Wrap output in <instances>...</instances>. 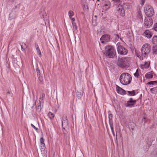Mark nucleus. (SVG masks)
Here are the masks:
<instances>
[{"label":"nucleus","instance_id":"4be33fe9","mask_svg":"<svg viewBox=\"0 0 157 157\" xmlns=\"http://www.w3.org/2000/svg\"><path fill=\"white\" fill-rule=\"evenodd\" d=\"M111 6L110 3L109 2H106V3L104 4V6L106 8V9H109Z\"/></svg>","mask_w":157,"mask_h":157},{"label":"nucleus","instance_id":"f3484780","mask_svg":"<svg viewBox=\"0 0 157 157\" xmlns=\"http://www.w3.org/2000/svg\"><path fill=\"white\" fill-rule=\"evenodd\" d=\"M136 127V124L133 122H130L129 123V128L131 130L132 129V131H133L135 130Z\"/></svg>","mask_w":157,"mask_h":157},{"label":"nucleus","instance_id":"de8ad7c7","mask_svg":"<svg viewBox=\"0 0 157 157\" xmlns=\"http://www.w3.org/2000/svg\"><path fill=\"white\" fill-rule=\"evenodd\" d=\"M75 157H78V156L76 154H75Z\"/></svg>","mask_w":157,"mask_h":157},{"label":"nucleus","instance_id":"4c0bfd02","mask_svg":"<svg viewBox=\"0 0 157 157\" xmlns=\"http://www.w3.org/2000/svg\"><path fill=\"white\" fill-rule=\"evenodd\" d=\"M62 121H67V117L66 116H64L63 117Z\"/></svg>","mask_w":157,"mask_h":157},{"label":"nucleus","instance_id":"9d476101","mask_svg":"<svg viewBox=\"0 0 157 157\" xmlns=\"http://www.w3.org/2000/svg\"><path fill=\"white\" fill-rule=\"evenodd\" d=\"M110 37L107 34H105L102 36L100 38V40L102 43H105L110 41Z\"/></svg>","mask_w":157,"mask_h":157},{"label":"nucleus","instance_id":"423d86ee","mask_svg":"<svg viewBox=\"0 0 157 157\" xmlns=\"http://www.w3.org/2000/svg\"><path fill=\"white\" fill-rule=\"evenodd\" d=\"M144 12L146 15L149 17H151L154 14V12L151 7L149 5H146L144 8Z\"/></svg>","mask_w":157,"mask_h":157},{"label":"nucleus","instance_id":"2eb2a0df","mask_svg":"<svg viewBox=\"0 0 157 157\" xmlns=\"http://www.w3.org/2000/svg\"><path fill=\"white\" fill-rule=\"evenodd\" d=\"M68 124L67 121H62V125L63 127V131L65 134H66L67 132L65 131L64 130H65V128L64 127L67 126Z\"/></svg>","mask_w":157,"mask_h":157},{"label":"nucleus","instance_id":"603ef678","mask_svg":"<svg viewBox=\"0 0 157 157\" xmlns=\"http://www.w3.org/2000/svg\"><path fill=\"white\" fill-rule=\"evenodd\" d=\"M140 59H143V57H142V59H141V58H140Z\"/></svg>","mask_w":157,"mask_h":157},{"label":"nucleus","instance_id":"8fccbe9b","mask_svg":"<svg viewBox=\"0 0 157 157\" xmlns=\"http://www.w3.org/2000/svg\"><path fill=\"white\" fill-rule=\"evenodd\" d=\"M70 18L71 20V18H72V17H69Z\"/></svg>","mask_w":157,"mask_h":157},{"label":"nucleus","instance_id":"20e7f679","mask_svg":"<svg viewBox=\"0 0 157 157\" xmlns=\"http://www.w3.org/2000/svg\"><path fill=\"white\" fill-rule=\"evenodd\" d=\"M115 51L114 48L112 46H106L105 48V54L110 58H113L115 54Z\"/></svg>","mask_w":157,"mask_h":157},{"label":"nucleus","instance_id":"79ce46f5","mask_svg":"<svg viewBox=\"0 0 157 157\" xmlns=\"http://www.w3.org/2000/svg\"><path fill=\"white\" fill-rule=\"evenodd\" d=\"M144 0H141V2L140 3V4L141 5H142L143 6L144 5Z\"/></svg>","mask_w":157,"mask_h":157},{"label":"nucleus","instance_id":"393cba45","mask_svg":"<svg viewBox=\"0 0 157 157\" xmlns=\"http://www.w3.org/2000/svg\"><path fill=\"white\" fill-rule=\"evenodd\" d=\"M21 50L22 51H25V49L27 47V46L24 43H22L21 44Z\"/></svg>","mask_w":157,"mask_h":157},{"label":"nucleus","instance_id":"09e8293b","mask_svg":"<svg viewBox=\"0 0 157 157\" xmlns=\"http://www.w3.org/2000/svg\"><path fill=\"white\" fill-rule=\"evenodd\" d=\"M136 72L138 73V69H137V70L136 71Z\"/></svg>","mask_w":157,"mask_h":157},{"label":"nucleus","instance_id":"c756f323","mask_svg":"<svg viewBox=\"0 0 157 157\" xmlns=\"http://www.w3.org/2000/svg\"><path fill=\"white\" fill-rule=\"evenodd\" d=\"M109 125H110V128H111V130L112 133L113 135L114 136H115V133H114V131L113 126V124H110Z\"/></svg>","mask_w":157,"mask_h":157},{"label":"nucleus","instance_id":"37998d69","mask_svg":"<svg viewBox=\"0 0 157 157\" xmlns=\"http://www.w3.org/2000/svg\"><path fill=\"white\" fill-rule=\"evenodd\" d=\"M114 35L115 36L117 37V38L118 39L119 38V36L118 34H114Z\"/></svg>","mask_w":157,"mask_h":157},{"label":"nucleus","instance_id":"4d7b16f0","mask_svg":"<svg viewBox=\"0 0 157 157\" xmlns=\"http://www.w3.org/2000/svg\"><path fill=\"white\" fill-rule=\"evenodd\" d=\"M95 17H97V16H95Z\"/></svg>","mask_w":157,"mask_h":157},{"label":"nucleus","instance_id":"c03bdc74","mask_svg":"<svg viewBox=\"0 0 157 157\" xmlns=\"http://www.w3.org/2000/svg\"><path fill=\"white\" fill-rule=\"evenodd\" d=\"M139 17L140 18H142V20H143V18H142L143 16H142V14H140V13H139Z\"/></svg>","mask_w":157,"mask_h":157},{"label":"nucleus","instance_id":"aec40b11","mask_svg":"<svg viewBox=\"0 0 157 157\" xmlns=\"http://www.w3.org/2000/svg\"><path fill=\"white\" fill-rule=\"evenodd\" d=\"M45 97V94L44 93H42L39 98L40 104V103H44V100Z\"/></svg>","mask_w":157,"mask_h":157},{"label":"nucleus","instance_id":"dca6fc26","mask_svg":"<svg viewBox=\"0 0 157 157\" xmlns=\"http://www.w3.org/2000/svg\"><path fill=\"white\" fill-rule=\"evenodd\" d=\"M153 73L152 71L148 72L145 75V77L148 79L152 78L153 77Z\"/></svg>","mask_w":157,"mask_h":157},{"label":"nucleus","instance_id":"3c124183","mask_svg":"<svg viewBox=\"0 0 157 157\" xmlns=\"http://www.w3.org/2000/svg\"><path fill=\"white\" fill-rule=\"evenodd\" d=\"M137 56L138 57H139V56H140V55H137Z\"/></svg>","mask_w":157,"mask_h":157},{"label":"nucleus","instance_id":"c9c22d12","mask_svg":"<svg viewBox=\"0 0 157 157\" xmlns=\"http://www.w3.org/2000/svg\"><path fill=\"white\" fill-rule=\"evenodd\" d=\"M153 29H154L155 31L157 32V23H156L154 24Z\"/></svg>","mask_w":157,"mask_h":157},{"label":"nucleus","instance_id":"473e14b6","mask_svg":"<svg viewBox=\"0 0 157 157\" xmlns=\"http://www.w3.org/2000/svg\"><path fill=\"white\" fill-rule=\"evenodd\" d=\"M147 84L148 85H154L157 84V81H151L148 82Z\"/></svg>","mask_w":157,"mask_h":157},{"label":"nucleus","instance_id":"f257e3e1","mask_svg":"<svg viewBox=\"0 0 157 157\" xmlns=\"http://www.w3.org/2000/svg\"><path fill=\"white\" fill-rule=\"evenodd\" d=\"M131 75L128 73L122 74L120 77L121 82L124 85H127L130 84L132 80Z\"/></svg>","mask_w":157,"mask_h":157},{"label":"nucleus","instance_id":"a18cd8bd","mask_svg":"<svg viewBox=\"0 0 157 157\" xmlns=\"http://www.w3.org/2000/svg\"><path fill=\"white\" fill-rule=\"evenodd\" d=\"M40 105H41V104H40V102H39L38 103V105H37V108L39 109L40 107Z\"/></svg>","mask_w":157,"mask_h":157},{"label":"nucleus","instance_id":"6e6d98bb","mask_svg":"<svg viewBox=\"0 0 157 157\" xmlns=\"http://www.w3.org/2000/svg\"><path fill=\"white\" fill-rule=\"evenodd\" d=\"M81 155H82V153H81Z\"/></svg>","mask_w":157,"mask_h":157},{"label":"nucleus","instance_id":"bb28decb","mask_svg":"<svg viewBox=\"0 0 157 157\" xmlns=\"http://www.w3.org/2000/svg\"><path fill=\"white\" fill-rule=\"evenodd\" d=\"M48 116L51 119H53L55 116L53 113L51 112L49 113L48 114Z\"/></svg>","mask_w":157,"mask_h":157},{"label":"nucleus","instance_id":"49530a36","mask_svg":"<svg viewBox=\"0 0 157 157\" xmlns=\"http://www.w3.org/2000/svg\"><path fill=\"white\" fill-rule=\"evenodd\" d=\"M71 20L72 21V22H74V21H75V20L74 18H71Z\"/></svg>","mask_w":157,"mask_h":157},{"label":"nucleus","instance_id":"a19ab883","mask_svg":"<svg viewBox=\"0 0 157 157\" xmlns=\"http://www.w3.org/2000/svg\"><path fill=\"white\" fill-rule=\"evenodd\" d=\"M121 0H113L115 2L119 3L120 2Z\"/></svg>","mask_w":157,"mask_h":157},{"label":"nucleus","instance_id":"9b49d317","mask_svg":"<svg viewBox=\"0 0 157 157\" xmlns=\"http://www.w3.org/2000/svg\"><path fill=\"white\" fill-rule=\"evenodd\" d=\"M144 26L147 28H149L153 24V21L151 18H145L144 21Z\"/></svg>","mask_w":157,"mask_h":157},{"label":"nucleus","instance_id":"ea45409f","mask_svg":"<svg viewBox=\"0 0 157 157\" xmlns=\"http://www.w3.org/2000/svg\"><path fill=\"white\" fill-rule=\"evenodd\" d=\"M139 73L136 72L134 74V75L136 77H138L139 76Z\"/></svg>","mask_w":157,"mask_h":157},{"label":"nucleus","instance_id":"0eeeda50","mask_svg":"<svg viewBox=\"0 0 157 157\" xmlns=\"http://www.w3.org/2000/svg\"><path fill=\"white\" fill-rule=\"evenodd\" d=\"M117 49L118 54L122 55H126L128 52V50L122 46L117 44Z\"/></svg>","mask_w":157,"mask_h":157},{"label":"nucleus","instance_id":"a878e982","mask_svg":"<svg viewBox=\"0 0 157 157\" xmlns=\"http://www.w3.org/2000/svg\"><path fill=\"white\" fill-rule=\"evenodd\" d=\"M81 91V92H79L78 91H77V92L76 93L77 97L79 99L81 98L83 94L82 91Z\"/></svg>","mask_w":157,"mask_h":157},{"label":"nucleus","instance_id":"b1692460","mask_svg":"<svg viewBox=\"0 0 157 157\" xmlns=\"http://www.w3.org/2000/svg\"><path fill=\"white\" fill-rule=\"evenodd\" d=\"M152 43L155 44H157V36H154L152 38Z\"/></svg>","mask_w":157,"mask_h":157},{"label":"nucleus","instance_id":"c85d7f7f","mask_svg":"<svg viewBox=\"0 0 157 157\" xmlns=\"http://www.w3.org/2000/svg\"><path fill=\"white\" fill-rule=\"evenodd\" d=\"M112 118H113V115L111 113H110L109 115V124H113L112 121V122H111V121L112 120Z\"/></svg>","mask_w":157,"mask_h":157},{"label":"nucleus","instance_id":"6ab92c4d","mask_svg":"<svg viewBox=\"0 0 157 157\" xmlns=\"http://www.w3.org/2000/svg\"><path fill=\"white\" fill-rule=\"evenodd\" d=\"M150 62H145L144 64L141 65V67L142 68H148L150 66Z\"/></svg>","mask_w":157,"mask_h":157},{"label":"nucleus","instance_id":"72a5a7b5","mask_svg":"<svg viewBox=\"0 0 157 157\" xmlns=\"http://www.w3.org/2000/svg\"><path fill=\"white\" fill-rule=\"evenodd\" d=\"M69 17H72L74 15V13L73 11L70 10L68 12Z\"/></svg>","mask_w":157,"mask_h":157},{"label":"nucleus","instance_id":"f8f14e48","mask_svg":"<svg viewBox=\"0 0 157 157\" xmlns=\"http://www.w3.org/2000/svg\"><path fill=\"white\" fill-rule=\"evenodd\" d=\"M40 142L41 145H42V147H43V148H41V151L42 154H43V157H46L47 155L46 153H47L46 151L45 150L44 147H45V145L44 143V139L43 137H41L40 139Z\"/></svg>","mask_w":157,"mask_h":157},{"label":"nucleus","instance_id":"ddd939ff","mask_svg":"<svg viewBox=\"0 0 157 157\" xmlns=\"http://www.w3.org/2000/svg\"><path fill=\"white\" fill-rule=\"evenodd\" d=\"M116 88L117 92L120 94L122 95L126 94H127L126 91L124 90L120 87L117 85H116Z\"/></svg>","mask_w":157,"mask_h":157},{"label":"nucleus","instance_id":"4468645a","mask_svg":"<svg viewBox=\"0 0 157 157\" xmlns=\"http://www.w3.org/2000/svg\"><path fill=\"white\" fill-rule=\"evenodd\" d=\"M143 35L148 38H150L152 36L151 33L148 30H146L143 33Z\"/></svg>","mask_w":157,"mask_h":157},{"label":"nucleus","instance_id":"f03ea898","mask_svg":"<svg viewBox=\"0 0 157 157\" xmlns=\"http://www.w3.org/2000/svg\"><path fill=\"white\" fill-rule=\"evenodd\" d=\"M131 5L128 3H124L122 5H119L117 8V10L118 13L124 17L125 15V10L130 8Z\"/></svg>","mask_w":157,"mask_h":157},{"label":"nucleus","instance_id":"1a4fd4ad","mask_svg":"<svg viewBox=\"0 0 157 157\" xmlns=\"http://www.w3.org/2000/svg\"><path fill=\"white\" fill-rule=\"evenodd\" d=\"M136 102V100H134L132 98H131L128 101L125 103L124 105L126 107L132 108L134 106Z\"/></svg>","mask_w":157,"mask_h":157},{"label":"nucleus","instance_id":"864d4df0","mask_svg":"<svg viewBox=\"0 0 157 157\" xmlns=\"http://www.w3.org/2000/svg\"><path fill=\"white\" fill-rule=\"evenodd\" d=\"M99 0H97V1L98 2H99Z\"/></svg>","mask_w":157,"mask_h":157},{"label":"nucleus","instance_id":"39448f33","mask_svg":"<svg viewBox=\"0 0 157 157\" xmlns=\"http://www.w3.org/2000/svg\"><path fill=\"white\" fill-rule=\"evenodd\" d=\"M151 49L150 44H144L141 48V52L142 56L144 57L147 56L150 53Z\"/></svg>","mask_w":157,"mask_h":157},{"label":"nucleus","instance_id":"7ed1b4c3","mask_svg":"<svg viewBox=\"0 0 157 157\" xmlns=\"http://www.w3.org/2000/svg\"><path fill=\"white\" fill-rule=\"evenodd\" d=\"M117 65L122 68H127L128 66V63L126 58L118 57L117 62Z\"/></svg>","mask_w":157,"mask_h":157},{"label":"nucleus","instance_id":"7c9ffc66","mask_svg":"<svg viewBox=\"0 0 157 157\" xmlns=\"http://www.w3.org/2000/svg\"><path fill=\"white\" fill-rule=\"evenodd\" d=\"M36 47L38 54L39 55H41V52L40 51L38 45H36Z\"/></svg>","mask_w":157,"mask_h":157},{"label":"nucleus","instance_id":"2f4dec72","mask_svg":"<svg viewBox=\"0 0 157 157\" xmlns=\"http://www.w3.org/2000/svg\"><path fill=\"white\" fill-rule=\"evenodd\" d=\"M72 26L73 28V29L74 30H77V26L76 24V23L74 22H72Z\"/></svg>","mask_w":157,"mask_h":157},{"label":"nucleus","instance_id":"e433bc0d","mask_svg":"<svg viewBox=\"0 0 157 157\" xmlns=\"http://www.w3.org/2000/svg\"><path fill=\"white\" fill-rule=\"evenodd\" d=\"M31 126L36 131H37V130H38V129L37 128H36V127H35V126L33 124H31Z\"/></svg>","mask_w":157,"mask_h":157},{"label":"nucleus","instance_id":"f704fd0d","mask_svg":"<svg viewBox=\"0 0 157 157\" xmlns=\"http://www.w3.org/2000/svg\"><path fill=\"white\" fill-rule=\"evenodd\" d=\"M40 14L42 15V17H44V16H45L46 15V13L45 12V11L43 10V11L41 12V13Z\"/></svg>","mask_w":157,"mask_h":157},{"label":"nucleus","instance_id":"6e6552de","mask_svg":"<svg viewBox=\"0 0 157 157\" xmlns=\"http://www.w3.org/2000/svg\"><path fill=\"white\" fill-rule=\"evenodd\" d=\"M36 71L38 78L40 82H42L44 80V73L43 71L40 70L37 64H36Z\"/></svg>","mask_w":157,"mask_h":157},{"label":"nucleus","instance_id":"5fc2aeb1","mask_svg":"<svg viewBox=\"0 0 157 157\" xmlns=\"http://www.w3.org/2000/svg\"><path fill=\"white\" fill-rule=\"evenodd\" d=\"M40 68L41 69V67H40Z\"/></svg>","mask_w":157,"mask_h":157},{"label":"nucleus","instance_id":"cd10ccee","mask_svg":"<svg viewBox=\"0 0 157 157\" xmlns=\"http://www.w3.org/2000/svg\"><path fill=\"white\" fill-rule=\"evenodd\" d=\"M15 17V16L13 13H12L10 14L9 16V19L10 20H11L14 18Z\"/></svg>","mask_w":157,"mask_h":157},{"label":"nucleus","instance_id":"5701e85b","mask_svg":"<svg viewBox=\"0 0 157 157\" xmlns=\"http://www.w3.org/2000/svg\"><path fill=\"white\" fill-rule=\"evenodd\" d=\"M152 51L153 54H157V45H154L152 47Z\"/></svg>","mask_w":157,"mask_h":157},{"label":"nucleus","instance_id":"412c9836","mask_svg":"<svg viewBox=\"0 0 157 157\" xmlns=\"http://www.w3.org/2000/svg\"><path fill=\"white\" fill-rule=\"evenodd\" d=\"M150 91L153 94H156L157 93V87L151 88L150 90Z\"/></svg>","mask_w":157,"mask_h":157},{"label":"nucleus","instance_id":"58836bf2","mask_svg":"<svg viewBox=\"0 0 157 157\" xmlns=\"http://www.w3.org/2000/svg\"><path fill=\"white\" fill-rule=\"evenodd\" d=\"M153 152V153L154 155H157V149L154 150Z\"/></svg>","mask_w":157,"mask_h":157},{"label":"nucleus","instance_id":"a211bd4d","mask_svg":"<svg viewBox=\"0 0 157 157\" xmlns=\"http://www.w3.org/2000/svg\"><path fill=\"white\" fill-rule=\"evenodd\" d=\"M126 94L129 96H134L136 95V92L134 90L131 91H128Z\"/></svg>","mask_w":157,"mask_h":157}]
</instances>
